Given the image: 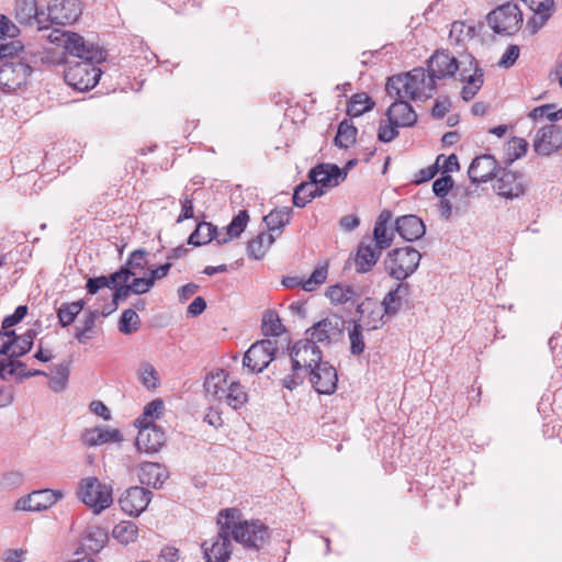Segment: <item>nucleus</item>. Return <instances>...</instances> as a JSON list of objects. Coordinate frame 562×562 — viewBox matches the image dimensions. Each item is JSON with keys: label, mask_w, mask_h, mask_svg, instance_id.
<instances>
[{"label": "nucleus", "mask_w": 562, "mask_h": 562, "mask_svg": "<svg viewBox=\"0 0 562 562\" xmlns=\"http://www.w3.org/2000/svg\"><path fill=\"white\" fill-rule=\"evenodd\" d=\"M292 216V209L283 206L274 209L269 214L263 216V223L267 226L269 234L278 233V236L282 233L283 228L290 223Z\"/></svg>", "instance_id": "obj_30"}, {"label": "nucleus", "mask_w": 562, "mask_h": 562, "mask_svg": "<svg viewBox=\"0 0 562 562\" xmlns=\"http://www.w3.org/2000/svg\"><path fill=\"white\" fill-rule=\"evenodd\" d=\"M236 514L234 508L220 512L217 533L201 544L205 562H227L231 559L233 535L229 518H235Z\"/></svg>", "instance_id": "obj_3"}, {"label": "nucleus", "mask_w": 562, "mask_h": 562, "mask_svg": "<svg viewBox=\"0 0 562 562\" xmlns=\"http://www.w3.org/2000/svg\"><path fill=\"white\" fill-rule=\"evenodd\" d=\"M277 350V341L270 339L256 341L245 352L243 366L247 368L250 373L262 372L274 359Z\"/></svg>", "instance_id": "obj_10"}, {"label": "nucleus", "mask_w": 562, "mask_h": 562, "mask_svg": "<svg viewBox=\"0 0 562 562\" xmlns=\"http://www.w3.org/2000/svg\"><path fill=\"white\" fill-rule=\"evenodd\" d=\"M261 329L267 337L279 336L284 331V327L277 312L269 310L263 314Z\"/></svg>", "instance_id": "obj_44"}, {"label": "nucleus", "mask_w": 562, "mask_h": 562, "mask_svg": "<svg viewBox=\"0 0 562 562\" xmlns=\"http://www.w3.org/2000/svg\"><path fill=\"white\" fill-rule=\"evenodd\" d=\"M555 104H543L535 108L530 113L529 117L533 121L547 117L550 122H557L562 119V108L554 110Z\"/></svg>", "instance_id": "obj_49"}, {"label": "nucleus", "mask_w": 562, "mask_h": 562, "mask_svg": "<svg viewBox=\"0 0 562 562\" xmlns=\"http://www.w3.org/2000/svg\"><path fill=\"white\" fill-rule=\"evenodd\" d=\"M223 400L232 408L238 409L247 403L248 395L239 381H232Z\"/></svg>", "instance_id": "obj_39"}, {"label": "nucleus", "mask_w": 562, "mask_h": 562, "mask_svg": "<svg viewBox=\"0 0 562 562\" xmlns=\"http://www.w3.org/2000/svg\"><path fill=\"white\" fill-rule=\"evenodd\" d=\"M140 318L133 308L125 310L119 322V329L125 335L133 334L139 329Z\"/></svg>", "instance_id": "obj_47"}, {"label": "nucleus", "mask_w": 562, "mask_h": 562, "mask_svg": "<svg viewBox=\"0 0 562 562\" xmlns=\"http://www.w3.org/2000/svg\"><path fill=\"white\" fill-rule=\"evenodd\" d=\"M15 20L25 26H36L38 31L48 30L46 14L38 11L36 0H16L14 9Z\"/></svg>", "instance_id": "obj_16"}, {"label": "nucleus", "mask_w": 562, "mask_h": 562, "mask_svg": "<svg viewBox=\"0 0 562 562\" xmlns=\"http://www.w3.org/2000/svg\"><path fill=\"white\" fill-rule=\"evenodd\" d=\"M134 276V271H130L128 267L122 266L117 271L111 273L110 276H105L108 288L113 290L121 284L128 282V280Z\"/></svg>", "instance_id": "obj_54"}, {"label": "nucleus", "mask_w": 562, "mask_h": 562, "mask_svg": "<svg viewBox=\"0 0 562 562\" xmlns=\"http://www.w3.org/2000/svg\"><path fill=\"white\" fill-rule=\"evenodd\" d=\"M314 390L319 394H333L337 387V371L323 359L306 371Z\"/></svg>", "instance_id": "obj_12"}, {"label": "nucleus", "mask_w": 562, "mask_h": 562, "mask_svg": "<svg viewBox=\"0 0 562 562\" xmlns=\"http://www.w3.org/2000/svg\"><path fill=\"white\" fill-rule=\"evenodd\" d=\"M356 295V291L350 285L335 284L326 290V296L334 304H345Z\"/></svg>", "instance_id": "obj_43"}, {"label": "nucleus", "mask_w": 562, "mask_h": 562, "mask_svg": "<svg viewBox=\"0 0 562 562\" xmlns=\"http://www.w3.org/2000/svg\"><path fill=\"white\" fill-rule=\"evenodd\" d=\"M395 232L406 241L420 239L426 233V225L414 214L398 216L395 220Z\"/></svg>", "instance_id": "obj_22"}, {"label": "nucleus", "mask_w": 562, "mask_h": 562, "mask_svg": "<svg viewBox=\"0 0 562 562\" xmlns=\"http://www.w3.org/2000/svg\"><path fill=\"white\" fill-rule=\"evenodd\" d=\"M14 346V330H0V356L11 358Z\"/></svg>", "instance_id": "obj_61"}, {"label": "nucleus", "mask_w": 562, "mask_h": 562, "mask_svg": "<svg viewBox=\"0 0 562 562\" xmlns=\"http://www.w3.org/2000/svg\"><path fill=\"white\" fill-rule=\"evenodd\" d=\"M216 238V226L209 222H200L190 234L188 244L199 247L211 243Z\"/></svg>", "instance_id": "obj_35"}, {"label": "nucleus", "mask_w": 562, "mask_h": 562, "mask_svg": "<svg viewBox=\"0 0 562 562\" xmlns=\"http://www.w3.org/2000/svg\"><path fill=\"white\" fill-rule=\"evenodd\" d=\"M249 221V215L247 211H240L237 215H235L232 222L228 224L226 229L234 236L238 237L246 228L247 223Z\"/></svg>", "instance_id": "obj_57"}, {"label": "nucleus", "mask_w": 562, "mask_h": 562, "mask_svg": "<svg viewBox=\"0 0 562 562\" xmlns=\"http://www.w3.org/2000/svg\"><path fill=\"white\" fill-rule=\"evenodd\" d=\"M346 178L347 171L334 164L322 162L308 171V180L323 190L337 187Z\"/></svg>", "instance_id": "obj_15"}, {"label": "nucleus", "mask_w": 562, "mask_h": 562, "mask_svg": "<svg viewBox=\"0 0 562 562\" xmlns=\"http://www.w3.org/2000/svg\"><path fill=\"white\" fill-rule=\"evenodd\" d=\"M453 187V179L450 175H441L432 183V191L438 198H446Z\"/></svg>", "instance_id": "obj_58"}, {"label": "nucleus", "mask_w": 562, "mask_h": 562, "mask_svg": "<svg viewBox=\"0 0 562 562\" xmlns=\"http://www.w3.org/2000/svg\"><path fill=\"white\" fill-rule=\"evenodd\" d=\"M85 307V301L64 302L57 308L58 323L61 327L71 325Z\"/></svg>", "instance_id": "obj_37"}, {"label": "nucleus", "mask_w": 562, "mask_h": 562, "mask_svg": "<svg viewBox=\"0 0 562 562\" xmlns=\"http://www.w3.org/2000/svg\"><path fill=\"white\" fill-rule=\"evenodd\" d=\"M459 65H464V61H459L448 50H436L427 61V72L436 80L450 78L459 70Z\"/></svg>", "instance_id": "obj_14"}, {"label": "nucleus", "mask_w": 562, "mask_h": 562, "mask_svg": "<svg viewBox=\"0 0 562 562\" xmlns=\"http://www.w3.org/2000/svg\"><path fill=\"white\" fill-rule=\"evenodd\" d=\"M488 26L503 36L516 34L522 25V12L516 3L506 2L486 15Z\"/></svg>", "instance_id": "obj_7"}, {"label": "nucleus", "mask_w": 562, "mask_h": 562, "mask_svg": "<svg viewBox=\"0 0 562 562\" xmlns=\"http://www.w3.org/2000/svg\"><path fill=\"white\" fill-rule=\"evenodd\" d=\"M32 70L26 56L11 57L0 64V87L8 92L19 89L26 83Z\"/></svg>", "instance_id": "obj_9"}, {"label": "nucleus", "mask_w": 562, "mask_h": 562, "mask_svg": "<svg viewBox=\"0 0 562 562\" xmlns=\"http://www.w3.org/2000/svg\"><path fill=\"white\" fill-rule=\"evenodd\" d=\"M47 41L63 47L68 54L80 58L65 70L67 85L78 91H88L97 86L102 70L95 66L105 59V52L93 44H87L85 38L75 32L52 29L44 35Z\"/></svg>", "instance_id": "obj_1"}, {"label": "nucleus", "mask_w": 562, "mask_h": 562, "mask_svg": "<svg viewBox=\"0 0 562 562\" xmlns=\"http://www.w3.org/2000/svg\"><path fill=\"white\" fill-rule=\"evenodd\" d=\"M166 436L164 430L158 427H145L144 430H138L136 437V447L139 451L146 453L158 452L165 445Z\"/></svg>", "instance_id": "obj_26"}, {"label": "nucleus", "mask_w": 562, "mask_h": 562, "mask_svg": "<svg viewBox=\"0 0 562 562\" xmlns=\"http://www.w3.org/2000/svg\"><path fill=\"white\" fill-rule=\"evenodd\" d=\"M227 378L228 374L224 369H217L207 374L203 384L206 394L214 400L222 401L229 385Z\"/></svg>", "instance_id": "obj_29"}, {"label": "nucleus", "mask_w": 562, "mask_h": 562, "mask_svg": "<svg viewBox=\"0 0 562 562\" xmlns=\"http://www.w3.org/2000/svg\"><path fill=\"white\" fill-rule=\"evenodd\" d=\"M344 329V318L336 314L329 315L305 330V338L302 339L301 346L310 347L312 345L318 346V344L329 346L340 338Z\"/></svg>", "instance_id": "obj_8"}, {"label": "nucleus", "mask_w": 562, "mask_h": 562, "mask_svg": "<svg viewBox=\"0 0 562 562\" xmlns=\"http://www.w3.org/2000/svg\"><path fill=\"white\" fill-rule=\"evenodd\" d=\"M374 108V101L366 93L360 92L351 97L347 113L350 116H360L366 112L371 111Z\"/></svg>", "instance_id": "obj_40"}, {"label": "nucleus", "mask_w": 562, "mask_h": 562, "mask_svg": "<svg viewBox=\"0 0 562 562\" xmlns=\"http://www.w3.org/2000/svg\"><path fill=\"white\" fill-rule=\"evenodd\" d=\"M528 143L521 137H513L507 144L506 160L513 162L526 155Z\"/></svg>", "instance_id": "obj_51"}, {"label": "nucleus", "mask_w": 562, "mask_h": 562, "mask_svg": "<svg viewBox=\"0 0 562 562\" xmlns=\"http://www.w3.org/2000/svg\"><path fill=\"white\" fill-rule=\"evenodd\" d=\"M25 367L26 364L18 360V358L0 359V378L3 381H10L13 378L20 381L18 369Z\"/></svg>", "instance_id": "obj_46"}, {"label": "nucleus", "mask_w": 562, "mask_h": 562, "mask_svg": "<svg viewBox=\"0 0 562 562\" xmlns=\"http://www.w3.org/2000/svg\"><path fill=\"white\" fill-rule=\"evenodd\" d=\"M435 164H439V170H442V175H449V172L459 169L458 157L454 154L449 156L439 155Z\"/></svg>", "instance_id": "obj_60"}, {"label": "nucleus", "mask_w": 562, "mask_h": 562, "mask_svg": "<svg viewBox=\"0 0 562 562\" xmlns=\"http://www.w3.org/2000/svg\"><path fill=\"white\" fill-rule=\"evenodd\" d=\"M167 476L166 469L156 462H144L138 470L139 482L153 488H160Z\"/></svg>", "instance_id": "obj_28"}, {"label": "nucleus", "mask_w": 562, "mask_h": 562, "mask_svg": "<svg viewBox=\"0 0 562 562\" xmlns=\"http://www.w3.org/2000/svg\"><path fill=\"white\" fill-rule=\"evenodd\" d=\"M36 336L37 330L34 328H29L20 336L14 333V346L11 352V358H19L27 353L32 349Z\"/></svg>", "instance_id": "obj_41"}, {"label": "nucleus", "mask_w": 562, "mask_h": 562, "mask_svg": "<svg viewBox=\"0 0 562 562\" xmlns=\"http://www.w3.org/2000/svg\"><path fill=\"white\" fill-rule=\"evenodd\" d=\"M562 147V128L550 124L541 127L533 139V149L541 156H549Z\"/></svg>", "instance_id": "obj_19"}, {"label": "nucleus", "mask_w": 562, "mask_h": 562, "mask_svg": "<svg viewBox=\"0 0 562 562\" xmlns=\"http://www.w3.org/2000/svg\"><path fill=\"white\" fill-rule=\"evenodd\" d=\"M349 340L351 355L360 356L366 349L363 327L361 324L357 322L353 323L352 328L349 329Z\"/></svg>", "instance_id": "obj_48"}, {"label": "nucleus", "mask_w": 562, "mask_h": 562, "mask_svg": "<svg viewBox=\"0 0 562 562\" xmlns=\"http://www.w3.org/2000/svg\"><path fill=\"white\" fill-rule=\"evenodd\" d=\"M108 541V532L100 527H89L82 537V548L89 552H99Z\"/></svg>", "instance_id": "obj_34"}, {"label": "nucleus", "mask_w": 562, "mask_h": 562, "mask_svg": "<svg viewBox=\"0 0 562 562\" xmlns=\"http://www.w3.org/2000/svg\"><path fill=\"white\" fill-rule=\"evenodd\" d=\"M83 440L88 446L94 447L110 441H120L122 435L117 429L93 428L85 432Z\"/></svg>", "instance_id": "obj_32"}, {"label": "nucleus", "mask_w": 562, "mask_h": 562, "mask_svg": "<svg viewBox=\"0 0 562 562\" xmlns=\"http://www.w3.org/2000/svg\"><path fill=\"white\" fill-rule=\"evenodd\" d=\"M552 12L533 13V15L527 21V29L531 34H536L550 19Z\"/></svg>", "instance_id": "obj_64"}, {"label": "nucleus", "mask_w": 562, "mask_h": 562, "mask_svg": "<svg viewBox=\"0 0 562 562\" xmlns=\"http://www.w3.org/2000/svg\"><path fill=\"white\" fill-rule=\"evenodd\" d=\"M324 193L325 190L314 186L311 181L302 182L294 189L292 201L296 207H304L313 199L322 196Z\"/></svg>", "instance_id": "obj_33"}, {"label": "nucleus", "mask_w": 562, "mask_h": 562, "mask_svg": "<svg viewBox=\"0 0 562 562\" xmlns=\"http://www.w3.org/2000/svg\"><path fill=\"white\" fill-rule=\"evenodd\" d=\"M468 175L473 183L487 182L497 176V161L487 154L475 157L468 169Z\"/></svg>", "instance_id": "obj_21"}, {"label": "nucleus", "mask_w": 562, "mask_h": 562, "mask_svg": "<svg viewBox=\"0 0 562 562\" xmlns=\"http://www.w3.org/2000/svg\"><path fill=\"white\" fill-rule=\"evenodd\" d=\"M403 127L395 120L386 116V120H381L378 130V139L382 143H390L398 136V128Z\"/></svg>", "instance_id": "obj_45"}, {"label": "nucleus", "mask_w": 562, "mask_h": 562, "mask_svg": "<svg viewBox=\"0 0 562 562\" xmlns=\"http://www.w3.org/2000/svg\"><path fill=\"white\" fill-rule=\"evenodd\" d=\"M498 195L515 199L525 193V181L521 172L502 169L497 172L494 186Z\"/></svg>", "instance_id": "obj_18"}, {"label": "nucleus", "mask_w": 562, "mask_h": 562, "mask_svg": "<svg viewBox=\"0 0 562 562\" xmlns=\"http://www.w3.org/2000/svg\"><path fill=\"white\" fill-rule=\"evenodd\" d=\"M64 494L60 490H37L16 501L15 508L25 512H42L56 504Z\"/></svg>", "instance_id": "obj_13"}, {"label": "nucleus", "mask_w": 562, "mask_h": 562, "mask_svg": "<svg viewBox=\"0 0 562 562\" xmlns=\"http://www.w3.org/2000/svg\"><path fill=\"white\" fill-rule=\"evenodd\" d=\"M138 528L133 521H121L113 530L112 536L122 544L134 542L137 538Z\"/></svg>", "instance_id": "obj_42"}, {"label": "nucleus", "mask_w": 562, "mask_h": 562, "mask_svg": "<svg viewBox=\"0 0 562 562\" xmlns=\"http://www.w3.org/2000/svg\"><path fill=\"white\" fill-rule=\"evenodd\" d=\"M420 259V252L412 246L394 248L384 258V270L391 278L404 282L418 269Z\"/></svg>", "instance_id": "obj_4"}, {"label": "nucleus", "mask_w": 562, "mask_h": 562, "mask_svg": "<svg viewBox=\"0 0 562 562\" xmlns=\"http://www.w3.org/2000/svg\"><path fill=\"white\" fill-rule=\"evenodd\" d=\"M151 496L153 493L149 490L131 486L121 495L119 503L123 512L136 517L147 508Z\"/></svg>", "instance_id": "obj_17"}, {"label": "nucleus", "mask_w": 562, "mask_h": 562, "mask_svg": "<svg viewBox=\"0 0 562 562\" xmlns=\"http://www.w3.org/2000/svg\"><path fill=\"white\" fill-rule=\"evenodd\" d=\"M276 237L272 234L260 233L248 243V256L259 260L265 257L267 250L274 243Z\"/></svg>", "instance_id": "obj_36"}, {"label": "nucleus", "mask_w": 562, "mask_h": 562, "mask_svg": "<svg viewBox=\"0 0 562 562\" xmlns=\"http://www.w3.org/2000/svg\"><path fill=\"white\" fill-rule=\"evenodd\" d=\"M387 108L385 115L392 117L403 127H412L417 122V114L407 98H397Z\"/></svg>", "instance_id": "obj_27"}, {"label": "nucleus", "mask_w": 562, "mask_h": 562, "mask_svg": "<svg viewBox=\"0 0 562 562\" xmlns=\"http://www.w3.org/2000/svg\"><path fill=\"white\" fill-rule=\"evenodd\" d=\"M53 373L54 375L49 380L50 387L56 392L63 391L66 387L69 376L68 366L59 363L54 367Z\"/></svg>", "instance_id": "obj_53"}, {"label": "nucleus", "mask_w": 562, "mask_h": 562, "mask_svg": "<svg viewBox=\"0 0 562 562\" xmlns=\"http://www.w3.org/2000/svg\"><path fill=\"white\" fill-rule=\"evenodd\" d=\"M409 293V284L400 282L396 288L385 294L382 301L384 314L395 315L402 306V300Z\"/></svg>", "instance_id": "obj_31"}, {"label": "nucleus", "mask_w": 562, "mask_h": 562, "mask_svg": "<svg viewBox=\"0 0 562 562\" xmlns=\"http://www.w3.org/2000/svg\"><path fill=\"white\" fill-rule=\"evenodd\" d=\"M23 483V474L18 471L3 473L0 476V486L4 490L19 487Z\"/></svg>", "instance_id": "obj_59"}, {"label": "nucleus", "mask_w": 562, "mask_h": 562, "mask_svg": "<svg viewBox=\"0 0 562 562\" xmlns=\"http://www.w3.org/2000/svg\"><path fill=\"white\" fill-rule=\"evenodd\" d=\"M78 498L94 514H100L113 503L112 486L102 483L95 476H88L80 480L77 488Z\"/></svg>", "instance_id": "obj_5"}, {"label": "nucleus", "mask_w": 562, "mask_h": 562, "mask_svg": "<svg viewBox=\"0 0 562 562\" xmlns=\"http://www.w3.org/2000/svg\"><path fill=\"white\" fill-rule=\"evenodd\" d=\"M467 59L470 63V67H473V71L471 75H463L459 80L464 83L461 90V98L468 102L472 100L482 88L484 82V70L477 65V61L473 56L469 55L467 56Z\"/></svg>", "instance_id": "obj_25"}, {"label": "nucleus", "mask_w": 562, "mask_h": 562, "mask_svg": "<svg viewBox=\"0 0 562 562\" xmlns=\"http://www.w3.org/2000/svg\"><path fill=\"white\" fill-rule=\"evenodd\" d=\"M46 24L66 25L76 22L82 13L81 0H50Z\"/></svg>", "instance_id": "obj_11"}, {"label": "nucleus", "mask_w": 562, "mask_h": 562, "mask_svg": "<svg viewBox=\"0 0 562 562\" xmlns=\"http://www.w3.org/2000/svg\"><path fill=\"white\" fill-rule=\"evenodd\" d=\"M520 49L517 45H508L497 65L504 68L512 67L519 57Z\"/></svg>", "instance_id": "obj_63"}, {"label": "nucleus", "mask_w": 562, "mask_h": 562, "mask_svg": "<svg viewBox=\"0 0 562 562\" xmlns=\"http://www.w3.org/2000/svg\"><path fill=\"white\" fill-rule=\"evenodd\" d=\"M147 251L139 248L131 252L124 267H128L130 271L144 270L147 263Z\"/></svg>", "instance_id": "obj_56"}, {"label": "nucleus", "mask_w": 562, "mask_h": 562, "mask_svg": "<svg viewBox=\"0 0 562 562\" xmlns=\"http://www.w3.org/2000/svg\"><path fill=\"white\" fill-rule=\"evenodd\" d=\"M27 314V306L26 305H19L15 311L11 314L4 317L2 321V329L9 330L12 326L19 324Z\"/></svg>", "instance_id": "obj_62"}, {"label": "nucleus", "mask_w": 562, "mask_h": 562, "mask_svg": "<svg viewBox=\"0 0 562 562\" xmlns=\"http://www.w3.org/2000/svg\"><path fill=\"white\" fill-rule=\"evenodd\" d=\"M229 518L233 539L250 550L262 549L270 539V529L259 519L235 521Z\"/></svg>", "instance_id": "obj_6"}, {"label": "nucleus", "mask_w": 562, "mask_h": 562, "mask_svg": "<svg viewBox=\"0 0 562 562\" xmlns=\"http://www.w3.org/2000/svg\"><path fill=\"white\" fill-rule=\"evenodd\" d=\"M392 217L393 214L390 210H383L375 221L373 237H364L368 241H373V245L381 250L389 248L393 243L394 233L387 229Z\"/></svg>", "instance_id": "obj_24"}, {"label": "nucleus", "mask_w": 562, "mask_h": 562, "mask_svg": "<svg viewBox=\"0 0 562 562\" xmlns=\"http://www.w3.org/2000/svg\"><path fill=\"white\" fill-rule=\"evenodd\" d=\"M19 43H7L2 42L0 45V64H4L5 60L11 57H25L26 53L23 47L18 45Z\"/></svg>", "instance_id": "obj_55"}, {"label": "nucleus", "mask_w": 562, "mask_h": 562, "mask_svg": "<svg viewBox=\"0 0 562 562\" xmlns=\"http://www.w3.org/2000/svg\"><path fill=\"white\" fill-rule=\"evenodd\" d=\"M302 339L294 344L291 350V363L293 371H307L323 359V352L318 346L302 345Z\"/></svg>", "instance_id": "obj_20"}, {"label": "nucleus", "mask_w": 562, "mask_h": 562, "mask_svg": "<svg viewBox=\"0 0 562 562\" xmlns=\"http://www.w3.org/2000/svg\"><path fill=\"white\" fill-rule=\"evenodd\" d=\"M139 381L147 390H155L159 385V376L150 363H142L138 370Z\"/></svg>", "instance_id": "obj_50"}, {"label": "nucleus", "mask_w": 562, "mask_h": 562, "mask_svg": "<svg viewBox=\"0 0 562 562\" xmlns=\"http://www.w3.org/2000/svg\"><path fill=\"white\" fill-rule=\"evenodd\" d=\"M327 274L328 266L326 263L316 267L312 274L310 276V278L304 280L303 290L307 292L314 291L317 286H319L326 281Z\"/></svg>", "instance_id": "obj_52"}, {"label": "nucleus", "mask_w": 562, "mask_h": 562, "mask_svg": "<svg viewBox=\"0 0 562 562\" xmlns=\"http://www.w3.org/2000/svg\"><path fill=\"white\" fill-rule=\"evenodd\" d=\"M382 250L373 245V241H368L362 238L358 245L353 261L356 271L358 273H367L372 270L376 265Z\"/></svg>", "instance_id": "obj_23"}, {"label": "nucleus", "mask_w": 562, "mask_h": 562, "mask_svg": "<svg viewBox=\"0 0 562 562\" xmlns=\"http://www.w3.org/2000/svg\"><path fill=\"white\" fill-rule=\"evenodd\" d=\"M436 81L426 69L416 67L406 74L390 77L385 88L390 97L426 100L434 95Z\"/></svg>", "instance_id": "obj_2"}, {"label": "nucleus", "mask_w": 562, "mask_h": 562, "mask_svg": "<svg viewBox=\"0 0 562 562\" xmlns=\"http://www.w3.org/2000/svg\"><path fill=\"white\" fill-rule=\"evenodd\" d=\"M357 138V127L348 120L339 123L334 144L339 148H349Z\"/></svg>", "instance_id": "obj_38"}]
</instances>
